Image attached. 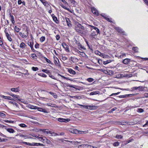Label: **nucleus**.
I'll use <instances>...</instances> for the list:
<instances>
[{"mask_svg":"<svg viewBox=\"0 0 148 148\" xmlns=\"http://www.w3.org/2000/svg\"><path fill=\"white\" fill-rule=\"evenodd\" d=\"M99 92L98 91H93L92 92H91L90 94V95H95L99 93Z\"/></svg>","mask_w":148,"mask_h":148,"instance_id":"17","label":"nucleus"},{"mask_svg":"<svg viewBox=\"0 0 148 148\" xmlns=\"http://www.w3.org/2000/svg\"><path fill=\"white\" fill-rule=\"evenodd\" d=\"M138 88L139 90L142 91L144 90V88L141 86H139L138 87Z\"/></svg>","mask_w":148,"mask_h":148,"instance_id":"30","label":"nucleus"},{"mask_svg":"<svg viewBox=\"0 0 148 148\" xmlns=\"http://www.w3.org/2000/svg\"><path fill=\"white\" fill-rule=\"evenodd\" d=\"M22 2L21 0H18V3L19 5H20L22 3Z\"/></svg>","mask_w":148,"mask_h":148,"instance_id":"58","label":"nucleus"},{"mask_svg":"<svg viewBox=\"0 0 148 148\" xmlns=\"http://www.w3.org/2000/svg\"><path fill=\"white\" fill-rule=\"evenodd\" d=\"M62 60H65L67 59V58L65 57H62Z\"/></svg>","mask_w":148,"mask_h":148,"instance_id":"59","label":"nucleus"},{"mask_svg":"<svg viewBox=\"0 0 148 148\" xmlns=\"http://www.w3.org/2000/svg\"><path fill=\"white\" fill-rule=\"evenodd\" d=\"M70 1L71 3L72 4L73 6H76L77 3L75 0H70Z\"/></svg>","mask_w":148,"mask_h":148,"instance_id":"16","label":"nucleus"},{"mask_svg":"<svg viewBox=\"0 0 148 148\" xmlns=\"http://www.w3.org/2000/svg\"><path fill=\"white\" fill-rule=\"evenodd\" d=\"M23 143L25 145H29V144H30L29 143H27L26 142H23Z\"/></svg>","mask_w":148,"mask_h":148,"instance_id":"63","label":"nucleus"},{"mask_svg":"<svg viewBox=\"0 0 148 148\" xmlns=\"http://www.w3.org/2000/svg\"><path fill=\"white\" fill-rule=\"evenodd\" d=\"M130 61V59L128 58L125 59L123 61V62L125 64H127Z\"/></svg>","mask_w":148,"mask_h":148,"instance_id":"13","label":"nucleus"},{"mask_svg":"<svg viewBox=\"0 0 148 148\" xmlns=\"http://www.w3.org/2000/svg\"><path fill=\"white\" fill-rule=\"evenodd\" d=\"M51 134H52V136H56L57 135H59L57 133L54 132H52L51 131Z\"/></svg>","mask_w":148,"mask_h":148,"instance_id":"44","label":"nucleus"},{"mask_svg":"<svg viewBox=\"0 0 148 148\" xmlns=\"http://www.w3.org/2000/svg\"><path fill=\"white\" fill-rule=\"evenodd\" d=\"M92 12L95 14L97 15H99V13L98 11L97 10V9L95 8H93L92 9Z\"/></svg>","mask_w":148,"mask_h":148,"instance_id":"8","label":"nucleus"},{"mask_svg":"<svg viewBox=\"0 0 148 148\" xmlns=\"http://www.w3.org/2000/svg\"><path fill=\"white\" fill-rule=\"evenodd\" d=\"M69 86V87H71V88H75V86H74V85H69V86Z\"/></svg>","mask_w":148,"mask_h":148,"instance_id":"62","label":"nucleus"},{"mask_svg":"<svg viewBox=\"0 0 148 148\" xmlns=\"http://www.w3.org/2000/svg\"><path fill=\"white\" fill-rule=\"evenodd\" d=\"M62 46H63V47L65 48L66 49L69 51V46L67 45H66L65 43L63 42L62 43Z\"/></svg>","mask_w":148,"mask_h":148,"instance_id":"10","label":"nucleus"},{"mask_svg":"<svg viewBox=\"0 0 148 148\" xmlns=\"http://www.w3.org/2000/svg\"><path fill=\"white\" fill-rule=\"evenodd\" d=\"M68 71L71 74H72L75 75V71L71 69H69Z\"/></svg>","mask_w":148,"mask_h":148,"instance_id":"19","label":"nucleus"},{"mask_svg":"<svg viewBox=\"0 0 148 148\" xmlns=\"http://www.w3.org/2000/svg\"><path fill=\"white\" fill-rule=\"evenodd\" d=\"M45 36H42L40 38V41L41 42H43L45 40Z\"/></svg>","mask_w":148,"mask_h":148,"instance_id":"29","label":"nucleus"},{"mask_svg":"<svg viewBox=\"0 0 148 148\" xmlns=\"http://www.w3.org/2000/svg\"><path fill=\"white\" fill-rule=\"evenodd\" d=\"M18 125L22 127H27V125L23 123L19 124Z\"/></svg>","mask_w":148,"mask_h":148,"instance_id":"26","label":"nucleus"},{"mask_svg":"<svg viewBox=\"0 0 148 148\" xmlns=\"http://www.w3.org/2000/svg\"><path fill=\"white\" fill-rule=\"evenodd\" d=\"M86 145L85 144H82L79 145L78 146V148H84Z\"/></svg>","mask_w":148,"mask_h":148,"instance_id":"35","label":"nucleus"},{"mask_svg":"<svg viewBox=\"0 0 148 148\" xmlns=\"http://www.w3.org/2000/svg\"><path fill=\"white\" fill-rule=\"evenodd\" d=\"M88 26L91 27L90 28L91 31L90 36L92 38H94L95 37L99 34V29L96 27L94 26L88 25Z\"/></svg>","mask_w":148,"mask_h":148,"instance_id":"1","label":"nucleus"},{"mask_svg":"<svg viewBox=\"0 0 148 148\" xmlns=\"http://www.w3.org/2000/svg\"><path fill=\"white\" fill-rule=\"evenodd\" d=\"M49 76L50 77H51V78H52V79H56V78L54 76H53V75H49Z\"/></svg>","mask_w":148,"mask_h":148,"instance_id":"55","label":"nucleus"},{"mask_svg":"<svg viewBox=\"0 0 148 148\" xmlns=\"http://www.w3.org/2000/svg\"><path fill=\"white\" fill-rule=\"evenodd\" d=\"M116 109H117V108L116 107H114V108H112L111 110L109 111L108 112V113H110L114 111H115Z\"/></svg>","mask_w":148,"mask_h":148,"instance_id":"31","label":"nucleus"},{"mask_svg":"<svg viewBox=\"0 0 148 148\" xmlns=\"http://www.w3.org/2000/svg\"><path fill=\"white\" fill-rule=\"evenodd\" d=\"M15 131L14 130L10 128V133H14V136H17V135L15 134Z\"/></svg>","mask_w":148,"mask_h":148,"instance_id":"22","label":"nucleus"},{"mask_svg":"<svg viewBox=\"0 0 148 148\" xmlns=\"http://www.w3.org/2000/svg\"><path fill=\"white\" fill-rule=\"evenodd\" d=\"M75 29L76 31L78 33H82L84 29V27L78 22L75 24Z\"/></svg>","mask_w":148,"mask_h":148,"instance_id":"2","label":"nucleus"},{"mask_svg":"<svg viewBox=\"0 0 148 148\" xmlns=\"http://www.w3.org/2000/svg\"><path fill=\"white\" fill-rule=\"evenodd\" d=\"M111 62V60H107V61H104L103 62V64H108L110 62Z\"/></svg>","mask_w":148,"mask_h":148,"instance_id":"34","label":"nucleus"},{"mask_svg":"<svg viewBox=\"0 0 148 148\" xmlns=\"http://www.w3.org/2000/svg\"><path fill=\"white\" fill-rule=\"evenodd\" d=\"M40 131H43L44 132H46L47 134L49 133L50 134L51 133V131H50L48 129H40Z\"/></svg>","mask_w":148,"mask_h":148,"instance_id":"12","label":"nucleus"},{"mask_svg":"<svg viewBox=\"0 0 148 148\" xmlns=\"http://www.w3.org/2000/svg\"><path fill=\"white\" fill-rule=\"evenodd\" d=\"M80 106L84 108L92 110L95 109L97 107V106H84L82 105H79Z\"/></svg>","mask_w":148,"mask_h":148,"instance_id":"3","label":"nucleus"},{"mask_svg":"<svg viewBox=\"0 0 148 148\" xmlns=\"http://www.w3.org/2000/svg\"><path fill=\"white\" fill-rule=\"evenodd\" d=\"M144 1L145 3L147 5H148V1L147 0H144Z\"/></svg>","mask_w":148,"mask_h":148,"instance_id":"64","label":"nucleus"},{"mask_svg":"<svg viewBox=\"0 0 148 148\" xmlns=\"http://www.w3.org/2000/svg\"><path fill=\"white\" fill-rule=\"evenodd\" d=\"M137 111L139 112H143L144 110L142 108H138L137 109Z\"/></svg>","mask_w":148,"mask_h":148,"instance_id":"42","label":"nucleus"},{"mask_svg":"<svg viewBox=\"0 0 148 148\" xmlns=\"http://www.w3.org/2000/svg\"><path fill=\"white\" fill-rule=\"evenodd\" d=\"M41 2L45 6H46L47 7L49 5L48 4L47 2L45 1V0L42 1Z\"/></svg>","mask_w":148,"mask_h":148,"instance_id":"11","label":"nucleus"},{"mask_svg":"<svg viewBox=\"0 0 148 148\" xmlns=\"http://www.w3.org/2000/svg\"><path fill=\"white\" fill-rule=\"evenodd\" d=\"M5 114L3 113H2V112H0V116H5Z\"/></svg>","mask_w":148,"mask_h":148,"instance_id":"54","label":"nucleus"},{"mask_svg":"<svg viewBox=\"0 0 148 148\" xmlns=\"http://www.w3.org/2000/svg\"><path fill=\"white\" fill-rule=\"evenodd\" d=\"M146 125H148V121L146 123L143 125V127H145Z\"/></svg>","mask_w":148,"mask_h":148,"instance_id":"61","label":"nucleus"},{"mask_svg":"<svg viewBox=\"0 0 148 148\" xmlns=\"http://www.w3.org/2000/svg\"><path fill=\"white\" fill-rule=\"evenodd\" d=\"M58 121L61 122L66 123L70 121V119H65L62 118H60L58 119Z\"/></svg>","mask_w":148,"mask_h":148,"instance_id":"4","label":"nucleus"},{"mask_svg":"<svg viewBox=\"0 0 148 148\" xmlns=\"http://www.w3.org/2000/svg\"><path fill=\"white\" fill-rule=\"evenodd\" d=\"M36 109H37L39 111L45 113H48V111L47 110H45L42 108H40V107H37Z\"/></svg>","mask_w":148,"mask_h":148,"instance_id":"6","label":"nucleus"},{"mask_svg":"<svg viewBox=\"0 0 148 148\" xmlns=\"http://www.w3.org/2000/svg\"><path fill=\"white\" fill-rule=\"evenodd\" d=\"M105 18V19L107 20V21H108L109 22H111L112 21H111L110 19L107 17H104Z\"/></svg>","mask_w":148,"mask_h":148,"instance_id":"52","label":"nucleus"},{"mask_svg":"<svg viewBox=\"0 0 148 148\" xmlns=\"http://www.w3.org/2000/svg\"><path fill=\"white\" fill-rule=\"evenodd\" d=\"M11 90L13 92H17L19 90V87L16 88H13L11 89Z\"/></svg>","mask_w":148,"mask_h":148,"instance_id":"14","label":"nucleus"},{"mask_svg":"<svg viewBox=\"0 0 148 148\" xmlns=\"http://www.w3.org/2000/svg\"><path fill=\"white\" fill-rule=\"evenodd\" d=\"M115 29L119 33H122L123 32L122 30L119 27H116L115 28Z\"/></svg>","mask_w":148,"mask_h":148,"instance_id":"18","label":"nucleus"},{"mask_svg":"<svg viewBox=\"0 0 148 148\" xmlns=\"http://www.w3.org/2000/svg\"><path fill=\"white\" fill-rule=\"evenodd\" d=\"M10 17H11V20L12 21V23L13 24H14V16L12 15H11L10 14Z\"/></svg>","mask_w":148,"mask_h":148,"instance_id":"21","label":"nucleus"},{"mask_svg":"<svg viewBox=\"0 0 148 148\" xmlns=\"http://www.w3.org/2000/svg\"><path fill=\"white\" fill-rule=\"evenodd\" d=\"M28 45L30 47L32 50H34L33 48V43L31 42H28Z\"/></svg>","mask_w":148,"mask_h":148,"instance_id":"15","label":"nucleus"},{"mask_svg":"<svg viewBox=\"0 0 148 148\" xmlns=\"http://www.w3.org/2000/svg\"><path fill=\"white\" fill-rule=\"evenodd\" d=\"M65 19L68 26L69 27H71L72 25L70 23L71 21H70L69 18H66Z\"/></svg>","mask_w":148,"mask_h":148,"instance_id":"7","label":"nucleus"},{"mask_svg":"<svg viewBox=\"0 0 148 148\" xmlns=\"http://www.w3.org/2000/svg\"><path fill=\"white\" fill-rule=\"evenodd\" d=\"M116 138L118 139H121L123 138V136L120 135H117Z\"/></svg>","mask_w":148,"mask_h":148,"instance_id":"36","label":"nucleus"},{"mask_svg":"<svg viewBox=\"0 0 148 148\" xmlns=\"http://www.w3.org/2000/svg\"><path fill=\"white\" fill-rule=\"evenodd\" d=\"M52 18L53 21L56 23H58V20L57 18L55 16H52Z\"/></svg>","mask_w":148,"mask_h":148,"instance_id":"20","label":"nucleus"},{"mask_svg":"<svg viewBox=\"0 0 148 148\" xmlns=\"http://www.w3.org/2000/svg\"><path fill=\"white\" fill-rule=\"evenodd\" d=\"M84 148H93V147L90 145H86Z\"/></svg>","mask_w":148,"mask_h":148,"instance_id":"47","label":"nucleus"},{"mask_svg":"<svg viewBox=\"0 0 148 148\" xmlns=\"http://www.w3.org/2000/svg\"><path fill=\"white\" fill-rule=\"evenodd\" d=\"M87 80L89 82H92L94 80V79L92 78H89L87 79Z\"/></svg>","mask_w":148,"mask_h":148,"instance_id":"45","label":"nucleus"},{"mask_svg":"<svg viewBox=\"0 0 148 148\" xmlns=\"http://www.w3.org/2000/svg\"><path fill=\"white\" fill-rule=\"evenodd\" d=\"M5 32L6 34V35L8 40H9V37L8 33L9 32V27L8 26L7 27L5 28Z\"/></svg>","mask_w":148,"mask_h":148,"instance_id":"5","label":"nucleus"},{"mask_svg":"<svg viewBox=\"0 0 148 148\" xmlns=\"http://www.w3.org/2000/svg\"><path fill=\"white\" fill-rule=\"evenodd\" d=\"M10 96H12L13 97H15L16 98V99H18V97H19L18 96H17V95H14L12 93H10Z\"/></svg>","mask_w":148,"mask_h":148,"instance_id":"32","label":"nucleus"},{"mask_svg":"<svg viewBox=\"0 0 148 148\" xmlns=\"http://www.w3.org/2000/svg\"><path fill=\"white\" fill-rule=\"evenodd\" d=\"M69 132L71 133L77 134L79 132L78 130L77 129H70L69 130Z\"/></svg>","mask_w":148,"mask_h":148,"instance_id":"9","label":"nucleus"},{"mask_svg":"<svg viewBox=\"0 0 148 148\" xmlns=\"http://www.w3.org/2000/svg\"><path fill=\"white\" fill-rule=\"evenodd\" d=\"M39 45L38 44L36 43L35 45V48H39Z\"/></svg>","mask_w":148,"mask_h":148,"instance_id":"53","label":"nucleus"},{"mask_svg":"<svg viewBox=\"0 0 148 148\" xmlns=\"http://www.w3.org/2000/svg\"><path fill=\"white\" fill-rule=\"evenodd\" d=\"M14 29L15 31L17 32H19V31H20V29H19V28L17 27L16 26H15V27Z\"/></svg>","mask_w":148,"mask_h":148,"instance_id":"39","label":"nucleus"},{"mask_svg":"<svg viewBox=\"0 0 148 148\" xmlns=\"http://www.w3.org/2000/svg\"><path fill=\"white\" fill-rule=\"evenodd\" d=\"M18 135L21 137L22 138H25L27 137V135L26 134H18Z\"/></svg>","mask_w":148,"mask_h":148,"instance_id":"28","label":"nucleus"},{"mask_svg":"<svg viewBox=\"0 0 148 148\" xmlns=\"http://www.w3.org/2000/svg\"><path fill=\"white\" fill-rule=\"evenodd\" d=\"M40 144H38V143H30V144H29V145L33 146H38V145H40Z\"/></svg>","mask_w":148,"mask_h":148,"instance_id":"24","label":"nucleus"},{"mask_svg":"<svg viewBox=\"0 0 148 148\" xmlns=\"http://www.w3.org/2000/svg\"><path fill=\"white\" fill-rule=\"evenodd\" d=\"M29 108L32 109H36L37 106H30L29 107Z\"/></svg>","mask_w":148,"mask_h":148,"instance_id":"37","label":"nucleus"},{"mask_svg":"<svg viewBox=\"0 0 148 148\" xmlns=\"http://www.w3.org/2000/svg\"><path fill=\"white\" fill-rule=\"evenodd\" d=\"M31 56L33 58L35 59L37 57V56L36 54L34 53L32 54H31Z\"/></svg>","mask_w":148,"mask_h":148,"instance_id":"40","label":"nucleus"},{"mask_svg":"<svg viewBox=\"0 0 148 148\" xmlns=\"http://www.w3.org/2000/svg\"><path fill=\"white\" fill-rule=\"evenodd\" d=\"M32 69L33 71H36L38 70V67H33L32 68Z\"/></svg>","mask_w":148,"mask_h":148,"instance_id":"46","label":"nucleus"},{"mask_svg":"<svg viewBox=\"0 0 148 148\" xmlns=\"http://www.w3.org/2000/svg\"><path fill=\"white\" fill-rule=\"evenodd\" d=\"M39 75L41 76L44 77H47V75L44 73H40L39 74Z\"/></svg>","mask_w":148,"mask_h":148,"instance_id":"43","label":"nucleus"},{"mask_svg":"<svg viewBox=\"0 0 148 148\" xmlns=\"http://www.w3.org/2000/svg\"><path fill=\"white\" fill-rule=\"evenodd\" d=\"M42 71L47 74H49L50 73L49 71V70H47L46 69H43L42 70Z\"/></svg>","mask_w":148,"mask_h":148,"instance_id":"38","label":"nucleus"},{"mask_svg":"<svg viewBox=\"0 0 148 148\" xmlns=\"http://www.w3.org/2000/svg\"><path fill=\"white\" fill-rule=\"evenodd\" d=\"M60 36L59 35H57L56 36V40H59L60 38Z\"/></svg>","mask_w":148,"mask_h":148,"instance_id":"49","label":"nucleus"},{"mask_svg":"<svg viewBox=\"0 0 148 148\" xmlns=\"http://www.w3.org/2000/svg\"><path fill=\"white\" fill-rule=\"evenodd\" d=\"M43 58L46 61V62H48V63H51V62L50 61V60H49L48 59H47L46 57H44Z\"/></svg>","mask_w":148,"mask_h":148,"instance_id":"41","label":"nucleus"},{"mask_svg":"<svg viewBox=\"0 0 148 148\" xmlns=\"http://www.w3.org/2000/svg\"><path fill=\"white\" fill-rule=\"evenodd\" d=\"M133 140V139L132 138L131 139L129 140H128L126 142V143H125L124 144L125 145L127 144L128 143H129L130 142H131V141H132Z\"/></svg>","mask_w":148,"mask_h":148,"instance_id":"48","label":"nucleus"},{"mask_svg":"<svg viewBox=\"0 0 148 148\" xmlns=\"http://www.w3.org/2000/svg\"><path fill=\"white\" fill-rule=\"evenodd\" d=\"M25 44L24 42H22L20 44V47L22 48H24L25 47Z\"/></svg>","mask_w":148,"mask_h":148,"instance_id":"25","label":"nucleus"},{"mask_svg":"<svg viewBox=\"0 0 148 148\" xmlns=\"http://www.w3.org/2000/svg\"><path fill=\"white\" fill-rule=\"evenodd\" d=\"M132 49L135 52H138V48L137 47H134L132 48Z\"/></svg>","mask_w":148,"mask_h":148,"instance_id":"33","label":"nucleus"},{"mask_svg":"<svg viewBox=\"0 0 148 148\" xmlns=\"http://www.w3.org/2000/svg\"><path fill=\"white\" fill-rule=\"evenodd\" d=\"M62 8H63L64 9H65L66 10L69 11H70V10L68 8H67L65 6H64L63 5L62 6Z\"/></svg>","mask_w":148,"mask_h":148,"instance_id":"51","label":"nucleus"},{"mask_svg":"<svg viewBox=\"0 0 148 148\" xmlns=\"http://www.w3.org/2000/svg\"><path fill=\"white\" fill-rule=\"evenodd\" d=\"M95 53L96 54H97L99 55H101V53L98 51H97L95 52Z\"/></svg>","mask_w":148,"mask_h":148,"instance_id":"60","label":"nucleus"},{"mask_svg":"<svg viewBox=\"0 0 148 148\" xmlns=\"http://www.w3.org/2000/svg\"><path fill=\"white\" fill-rule=\"evenodd\" d=\"M119 142H116L113 143L112 145L113 146L115 147H117L119 145Z\"/></svg>","mask_w":148,"mask_h":148,"instance_id":"23","label":"nucleus"},{"mask_svg":"<svg viewBox=\"0 0 148 148\" xmlns=\"http://www.w3.org/2000/svg\"><path fill=\"white\" fill-rule=\"evenodd\" d=\"M10 103H11L12 104L15 105V106H18L17 104L14 101H10Z\"/></svg>","mask_w":148,"mask_h":148,"instance_id":"27","label":"nucleus"},{"mask_svg":"<svg viewBox=\"0 0 148 148\" xmlns=\"http://www.w3.org/2000/svg\"><path fill=\"white\" fill-rule=\"evenodd\" d=\"M127 95H122L119 96V97L120 98H125L126 97Z\"/></svg>","mask_w":148,"mask_h":148,"instance_id":"50","label":"nucleus"},{"mask_svg":"<svg viewBox=\"0 0 148 148\" xmlns=\"http://www.w3.org/2000/svg\"><path fill=\"white\" fill-rule=\"evenodd\" d=\"M106 56V55H105L103 53H101V55H100V56H102L103 58H104Z\"/></svg>","mask_w":148,"mask_h":148,"instance_id":"57","label":"nucleus"},{"mask_svg":"<svg viewBox=\"0 0 148 148\" xmlns=\"http://www.w3.org/2000/svg\"><path fill=\"white\" fill-rule=\"evenodd\" d=\"M16 122V121L15 120H12L10 119V123H14Z\"/></svg>","mask_w":148,"mask_h":148,"instance_id":"56","label":"nucleus"}]
</instances>
